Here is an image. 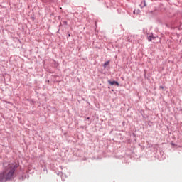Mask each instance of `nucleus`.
Instances as JSON below:
<instances>
[{
  "label": "nucleus",
  "instance_id": "obj_1",
  "mask_svg": "<svg viewBox=\"0 0 182 182\" xmlns=\"http://www.w3.org/2000/svg\"><path fill=\"white\" fill-rule=\"evenodd\" d=\"M3 173H0V181L11 180V178L13 177L15 170L17 168L18 165L16 163L4 162L3 164Z\"/></svg>",
  "mask_w": 182,
  "mask_h": 182
},
{
  "label": "nucleus",
  "instance_id": "obj_2",
  "mask_svg": "<svg viewBox=\"0 0 182 182\" xmlns=\"http://www.w3.org/2000/svg\"><path fill=\"white\" fill-rule=\"evenodd\" d=\"M108 83L110 85H117L118 87L119 86V84L116 82V81H110V80H108Z\"/></svg>",
  "mask_w": 182,
  "mask_h": 182
},
{
  "label": "nucleus",
  "instance_id": "obj_3",
  "mask_svg": "<svg viewBox=\"0 0 182 182\" xmlns=\"http://www.w3.org/2000/svg\"><path fill=\"white\" fill-rule=\"evenodd\" d=\"M155 39H156V38H155V36H154L153 35H150V36L148 37V41H149V42H151L152 40H155Z\"/></svg>",
  "mask_w": 182,
  "mask_h": 182
},
{
  "label": "nucleus",
  "instance_id": "obj_4",
  "mask_svg": "<svg viewBox=\"0 0 182 182\" xmlns=\"http://www.w3.org/2000/svg\"><path fill=\"white\" fill-rule=\"evenodd\" d=\"M109 64H110V61H107V62L104 64V65H103L104 68L105 69L106 68H107V66H109Z\"/></svg>",
  "mask_w": 182,
  "mask_h": 182
},
{
  "label": "nucleus",
  "instance_id": "obj_5",
  "mask_svg": "<svg viewBox=\"0 0 182 182\" xmlns=\"http://www.w3.org/2000/svg\"><path fill=\"white\" fill-rule=\"evenodd\" d=\"M144 6H146V0H144Z\"/></svg>",
  "mask_w": 182,
  "mask_h": 182
},
{
  "label": "nucleus",
  "instance_id": "obj_6",
  "mask_svg": "<svg viewBox=\"0 0 182 182\" xmlns=\"http://www.w3.org/2000/svg\"><path fill=\"white\" fill-rule=\"evenodd\" d=\"M136 13V11H134V14H135Z\"/></svg>",
  "mask_w": 182,
  "mask_h": 182
},
{
  "label": "nucleus",
  "instance_id": "obj_7",
  "mask_svg": "<svg viewBox=\"0 0 182 182\" xmlns=\"http://www.w3.org/2000/svg\"><path fill=\"white\" fill-rule=\"evenodd\" d=\"M68 36L70 37V34H69Z\"/></svg>",
  "mask_w": 182,
  "mask_h": 182
},
{
  "label": "nucleus",
  "instance_id": "obj_8",
  "mask_svg": "<svg viewBox=\"0 0 182 182\" xmlns=\"http://www.w3.org/2000/svg\"><path fill=\"white\" fill-rule=\"evenodd\" d=\"M161 88L164 89V87H161Z\"/></svg>",
  "mask_w": 182,
  "mask_h": 182
}]
</instances>
